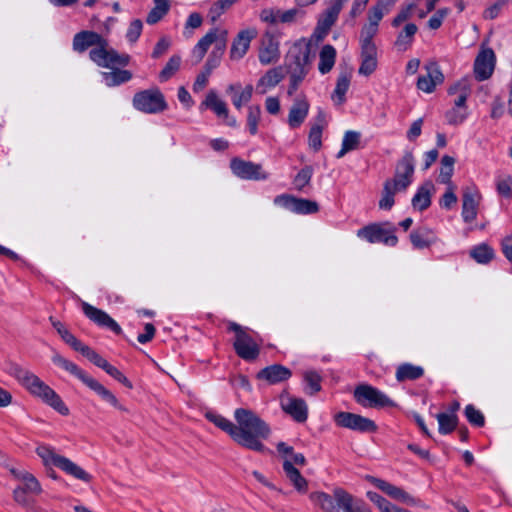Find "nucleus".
Instances as JSON below:
<instances>
[{"mask_svg":"<svg viewBox=\"0 0 512 512\" xmlns=\"http://www.w3.org/2000/svg\"><path fill=\"white\" fill-rule=\"evenodd\" d=\"M441 434L451 433L457 426L458 417L454 413H439L436 416Z\"/></svg>","mask_w":512,"mask_h":512,"instance_id":"3c124183","label":"nucleus"},{"mask_svg":"<svg viewBox=\"0 0 512 512\" xmlns=\"http://www.w3.org/2000/svg\"><path fill=\"white\" fill-rule=\"evenodd\" d=\"M369 481L378 489H380L382 492L390 496L391 498L401 501L406 504L413 505L416 503L415 499L408 494L406 491H404L402 488L397 487L385 480L376 478V477H370Z\"/></svg>","mask_w":512,"mask_h":512,"instance_id":"393cba45","label":"nucleus"},{"mask_svg":"<svg viewBox=\"0 0 512 512\" xmlns=\"http://www.w3.org/2000/svg\"><path fill=\"white\" fill-rule=\"evenodd\" d=\"M325 123V114L322 111H319L317 115V123L312 125L308 135L309 146L314 151H318L322 146V132Z\"/></svg>","mask_w":512,"mask_h":512,"instance_id":"58836bf2","label":"nucleus"},{"mask_svg":"<svg viewBox=\"0 0 512 512\" xmlns=\"http://www.w3.org/2000/svg\"><path fill=\"white\" fill-rule=\"evenodd\" d=\"M104 43V37L91 30H82L73 37L72 48L77 53H83L88 48Z\"/></svg>","mask_w":512,"mask_h":512,"instance_id":"b1692460","label":"nucleus"},{"mask_svg":"<svg viewBox=\"0 0 512 512\" xmlns=\"http://www.w3.org/2000/svg\"><path fill=\"white\" fill-rule=\"evenodd\" d=\"M349 0H330L329 6L320 15L313 36L316 40H323L335 24L343 6Z\"/></svg>","mask_w":512,"mask_h":512,"instance_id":"ddd939ff","label":"nucleus"},{"mask_svg":"<svg viewBox=\"0 0 512 512\" xmlns=\"http://www.w3.org/2000/svg\"><path fill=\"white\" fill-rule=\"evenodd\" d=\"M418 28L413 23L405 25L403 30L398 34L395 41V46L399 51H406L412 44L413 37L416 34Z\"/></svg>","mask_w":512,"mask_h":512,"instance_id":"37998d69","label":"nucleus"},{"mask_svg":"<svg viewBox=\"0 0 512 512\" xmlns=\"http://www.w3.org/2000/svg\"><path fill=\"white\" fill-rule=\"evenodd\" d=\"M398 0H377L368 11V23L379 26L382 18L388 14Z\"/></svg>","mask_w":512,"mask_h":512,"instance_id":"f704fd0d","label":"nucleus"},{"mask_svg":"<svg viewBox=\"0 0 512 512\" xmlns=\"http://www.w3.org/2000/svg\"><path fill=\"white\" fill-rule=\"evenodd\" d=\"M103 80L108 87L119 86L132 79V73L128 70L116 69L102 73Z\"/></svg>","mask_w":512,"mask_h":512,"instance_id":"c03bdc74","label":"nucleus"},{"mask_svg":"<svg viewBox=\"0 0 512 512\" xmlns=\"http://www.w3.org/2000/svg\"><path fill=\"white\" fill-rule=\"evenodd\" d=\"M132 105L136 110L146 114H158L168 107L164 94L157 87L135 93Z\"/></svg>","mask_w":512,"mask_h":512,"instance_id":"9d476101","label":"nucleus"},{"mask_svg":"<svg viewBox=\"0 0 512 512\" xmlns=\"http://www.w3.org/2000/svg\"><path fill=\"white\" fill-rule=\"evenodd\" d=\"M309 498L323 512H372L362 499H355L340 487L334 488L332 495L325 492H313Z\"/></svg>","mask_w":512,"mask_h":512,"instance_id":"39448f33","label":"nucleus"},{"mask_svg":"<svg viewBox=\"0 0 512 512\" xmlns=\"http://www.w3.org/2000/svg\"><path fill=\"white\" fill-rule=\"evenodd\" d=\"M280 56V41L278 37L274 33L266 31L260 39L259 62L264 66L275 64L279 61Z\"/></svg>","mask_w":512,"mask_h":512,"instance_id":"f3484780","label":"nucleus"},{"mask_svg":"<svg viewBox=\"0 0 512 512\" xmlns=\"http://www.w3.org/2000/svg\"><path fill=\"white\" fill-rule=\"evenodd\" d=\"M305 382V392L309 395H315L321 390L322 376L315 370H308L303 373Z\"/></svg>","mask_w":512,"mask_h":512,"instance_id":"49530a36","label":"nucleus"},{"mask_svg":"<svg viewBox=\"0 0 512 512\" xmlns=\"http://www.w3.org/2000/svg\"><path fill=\"white\" fill-rule=\"evenodd\" d=\"M52 362L77 377L83 384L98 394L102 400L109 403L111 406L122 412H128V409L122 405L117 397L106 387H104L96 379L88 375L84 370L79 368L75 363L64 358L59 353H54Z\"/></svg>","mask_w":512,"mask_h":512,"instance_id":"423d86ee","label":"nucleus"},{"mask_svg":"<svg viewBox=\"0 0 512 512\" xmlns=\"http://www.w3.org/2000/svg\"><path fill=\"white\" fill-rule=\"evenodd\" d=\"M310 47L303 39L296 41L288 52L291 63L289 69L308 70Z\"/></svg>","mask_w":512,"mask_h":512,"instance_id":"412c9836","label":"nucleus"},{"mask_svg":"<svg viewBox=\"0 0 512 512\" xmlns=\"http://www.w3.org/2000/svg\"><path fill=\"white\" fill-rule=\"evenodd\" d=\"M314 169L310 165L303 167L294 177L293 185L297 191H303L307 187L312 179Z\"/></svg>","mask_w":512,"mask_h":512,"instance_id":"603ef678","label":"nucleus"},{"mask_svg":"<svg viewBox=\"0 0 512 512\" xmlns=\"http://www.w3.org/2000/svg\"><path fill=\"white\" fill-rule=\"evenodd\" d=\"M291 376V370L281 364H273L267 366L257 373V378L259 380H265L271 385L284 382L288 380Z\"/></svg>","mask_w":512,"mask_h":512,"instance_id":"a878e982","label":"nucleus"},{"mask_svg":"<svg viewBox=\"0 0 512 512\" xmlns=\"http://www.w3.org/2000/svg\"><path fill=\"white\" fill-rule=\"evenodd\" d=\"M283 470L288 480L293 484V486L298 492L305 493L307 491V480L301 475L300 471L288 459H286L283 462Z\"/></svg>","mask_w":512,"mask_h":512,"instance_id":"72a5a7b5","label":"nucleus"},{"mask_svg":"<svg viewBox=\"0 0 512 512\" xmlns=\"http://www.w3.org/2000/svg\"><path fill=\"white\" fill-rule=\"evenodd\" d=\"M467 117V113L464 110L458 108H452L446 113V118L449 124L458 125L461 124Z\"/></svg>","mask_w":512,"mask_h":512,"instance_id":"338daca9","label":"nucleus"},{"mask_svg":"<svg viewBox=\"0 0 512 512\" xmlns=\"http://www.w3.org/2000/svg\"><path fill=\"white\" fill-rule=\"evenodd\" d=\"M229 8L223 2V0H218L210 7L208 16L212 22H216L220 16L225 13Z\"/></svg>","mask_w":512,"mask_h":512,"instance_id":"69168bd1","label":"nucleus"},{"mask_svg":"<svg viewBox=\"0 0 512 512\" xmlns=\"http://www.w3.org/2000/svg\"><path fill=\"white\" fill-rule=\"evenodd\" d=\"M201 107L211 109L218 117L228 118L227 104L221 100L214 90H210L205 100L201 103Z\"/></svg>","mask_w":512,"mask_h":512,"instance_id":"c9c22d12","label":"nucleus"},{"mask_svg":"<svg viewBox=\"0 0 512 512\" xmlns=\"http://www.w3.org/2000/svg\"><path fill=\"white\" fill-rule=\"evenodd\" d=\"M281 407L295 421L303 423L307 420L308 408L303 399L292 396L281 397Z\"/></svg>","mask_w":512,"mask_h":512,"instance_id":"4be33fe9","label":"nucleus"},{"mask_svg":"<svg viewBox=\"0 0 512 512\" xmlns=\"http://www.w3.org/2000/svg\"><path fill=\"white\" fill-rule=\"evenodd\" d=\"M205 417L215 426L225 431L233 439L234 423H232L229 419L212 411L206 412Z\"/></svg>","mask_w":512,"mask_h":512,"instance_id":"09e8293b","label":"nucleus"},{"mask_svg":"<svg viewBox=\"0 0 512 512\" xmlns=\"http://www.w3.org/2000/svg\"><path fill=\"white\" fill-rule=\"evenodd\" d=\"M397 228L390 222L371 223L357 230V237L368 243H382L394 247L398 243Z\"/></svg>","mask_w":512,"mask_h":512,"instance_id":"1a4fd4ad","label":"nucleus"},{"mask_svg":"<svg viewBox=\"0 0 512 512\" xmlns=\"http://www.w3.org/2000/svg\"><path fill=\"white\" fill-rule=\"evenodd\" d=\"M181 65V56L173 55L169 58L168 62L161 70L159 74V80L161 82H166L169 80L180 68Z\"/></svg>","mask_w":512,"mask_h":512,"instance_id":"6e6d98bb","label":"nucleus"},{"mask_svg":"<svg viewBox=\"0 0 512 512\" xmlns=\"http://www.w3.org/2000/svg\"><path fill=\"white\" fill-rule=\"evenodd\" d=\"M495 65V52L485 43H482L473 65V72L476 80L484 81L489 79L494 72Z\"/></svg>","mask_w":512,"mask_h":512,"instance_id":"dca6fc26","label":"nucleus"},{"mask_svg":"<svg viewBox=\"0 0 512 512\" xmlns=\"http://www.w3.org/2000/svg\"><path fill=\"white\" fill-rule=\"evenodd\" d=\"M354 399L363 407L382 408L394 405L385 393L368 384H361L355 388Z\"/></svg>","mask_w":512,"mask_h":512,"instance_id":"f8f14e48","label":"nucleus"},{"mask_svg":"<svg viewBox=\"0 0 512 512\" xmlns=\"http://www.w3.org/2000/svg\"><path fill=\"white\" fill-rule=\"evenodd\" d=\"M449 9L442 8L439 9L428 21L429 28L436 30L438 29L443 22V19L448 15Z\"/></svg>","mask_w":512,"mask_h":512,"instance_id":"774afa93","label":"nucleus"},{"mask_svg":"<svg viewBox=\"0 0 512 512\" xmlns=\"http://www.w3.org/2000/svg\"><path fill=\"white\" fill-rule=\"evenodd\" d=\"M230 168L234 175L245 180H266L269 177L260 164L251 161L234 158L231 160Z\"/></svg>","mask_w":512,"mask_h":512,"instance_id":"6ab92c4d","label":"nucleus"},{"mask_svg":"<svg viewBox=\"0 0 512 512\" xmlns=\"http://www.w3.org/2000/svg\"><path fill=\"white\" fill-rule=\"evenodd\" d=\"M467 420L474 426L482 427L485 424L483 413L476 409L474 405L468 404L464 409Z\"/></svg>","mask_w":512,"mask_h":512,"instance_id":"13d9d810","label":"nucleus"},{"mask_svg":"<svg viewBox=\"0 0 512 512\" xmlns=\"http://www.w3.org/2000/svg\"><path fill=\"white\" fill-rule=\"evenodd\" d=\"M361 140V133L354 130H348L344 133L342 146L336 157H344L348 152L358 149Z\"/></svg>","mask_w":512,"mask_h":512,"instance_id":"ea45409f","label":"nucleus"},{"mask_svg":"<svg viewBox=\"0 0 512 512\" xmlns=\"http://www.w3.org/2000/svg\"><path fill=\"white\" fill-rule=\"evenodd\" d=\"M240 89V83L230 84L226 89L228 94H233L232 103L238 110H240L244 104L251 100L254 90L251 84L246 85L241 92H238Z\"/></svg>","mask_w":512,"mask_h":512,"instance_id":"7c9ffc66","label":"nucleus"},{"mask_svg":"<svg viewBox=\"0 0 512 512\" xmlns=\"http://www.w3.org/2000/svg\"><path fill=\"white\" fill-rule=\"evenodd\" d=\"M455 159L452 156L444 155L441 159L438 182L446 185L452 184L451 177L454 172Z\"/></svg>","mask_w":512,"mask_h":512,"instance_id":"de8ad7c7","label":"nucleus"},{"mask_svg":"<svg viewBox=\"0 0 512 512\" xmlns=\"http://www.w3.org/2000/svg\"><path fill=\"white\" fill-rule=\"evenodd\" d=\"M37 455L42 459L45 466H55L66 474L81 480L90 482L91 475L69 458L55 452L54 448L48 445H40L36 448Z\"/></svg>","mask_w":512,"mask_h":512,"instance_id":"0eeeda50","label":"nucleus"},{"mask_svg":"<svg viewBox=\"0 0 512 512\" xmlns=\"http://www.w3.org/2000/svg\"><path fill=\"white\" fill-rule=\"evenodd\" d=\"M50 321L66 344L71 346L74 350H76V347L80 346L82 342L78 340L60 321L55 320L52 317H50Z\"/></svg>","mask_w":512,"mask_h":512,"instance_id":"8fccbe9b","label":"nucleus"},{"mask_svg":"<svg viewBox=\"0 0 512 512\" xmlns=\"http://www.w3.org/2000/svg\"><path fill=\"white\" fill-rule=\"evenodd\" d=\"M258 35V31L254 27H249L243 30H240L236 37L233 39L231 48H230V58L231 60H240L242 59L248 52L250 48V44L253 39H255Z\"/></svg>","mask_w":512,"mask_h":512,"instance_id":"aec40b11","label":"nucleus"},{"mask_svg":"<svg viewBox=\"0 0 512 512\" xmlns=\"http://www.w3.org/2000/svg\"><path fill=\"white\" fill-rule=\"evenodd\" d=\"M508 0H499L493 5L486 8L483 12V17L487 20H493L497 18L502 8L507 4Z\"/></svg>","mask_w":512,"mask_h":512,"instance_id":"0e129e2a","label":"nucleus"},{"mask_svg":"<svg viewBox=\"0 0 512 512\" xmlns=\"http://www.w3.org/2000/svg\"><path fill=\"white\" fill-rule=\"evenodd\" d=\"M11 473L16 479L24 483V486H20V488H24L26 492L36 495L42 492L39 481L31 473L19 469H11Z\"/></svg>","mask_w":512,"mask_h":512,"instance_id":"4c0bfd02","label":"nucleus"},{"mask_svg":"<svg viewBox=\"0 0 512 512\" xmlns=\"http://www.w3.org/2000/svg\"><path fill=\"white\" fill-rule=\"evenodd\" d=\"M336 55V49L330 44H326L321 48L318 64V69L321 74H327L332 70L336 61Z\"/></svg>","mask_w":512,"mask_h":512,"instance_id":"e433bc0d","label":"nucleus"},{"mask_svg":"<svg viewBox=\"0 0 512 512\" xmlns=\"http://www.w3.org/2000/svg\"><path fill=\"white\" fill-rule=\"evenodd\" d=\"M284 70L281 66L269 69L257 82V93L264 95L275 88L284 79Z\"/></svg>","mask_w":512,"mask_h":512,"instance_id":"bb28decb","label":"nucleus"},{"mask_svg":"<svg viewBox=\"0 0 512 512\" xmlns=\"http://www.w3.org/2000/svg\"><path fill=\"white\" fill-rule=\"evenodd\" d=\"M142 29H143L142 21L139 19L133 20L129 24V27L126 32L127 40L131 43H135L139 39V37L142 33Z\"/></svg>","mask_w":512,"mask_h":512,"instance_id":"680f3d73","label":"nucleus"},{"mask_svg":"<svg viewBox=\"0 0 512 512\" xmlns=\"http://www.w3.org/2000/svg\"><path fill=\"white\" fill-rule=\"evenodd\" d=\"M469 255L479 264H488L495 256V252L491 246L481 243L470 249Z\"/></svg>","mask_w":512,"mask_h":512,"instance_id":"79ce46f5","label":"nucleus"},{"mask_svg":"<svg viewBox=\"0 0 512 512\" xmlns=\"http://www.w3.org/2000/svg\"><path fill=\"white\" fill-rule=\"evenodd\" d=\"M447 190L440 199V206L445 209H450L457 203V196L454 192L455 186L453 184L447 185Z\"/></svg>","mask_w":512,"mask_h":512,"instance_id":"e2e57ef3","label":"nucleus"},{"mask_svg":"<svg viewBox=\"0 0 512 512\" xmlns=\"http://www.w3.org/2000/svg\"><path fill=\"white\" fill-rule=\"evenodd\" d=\"M261 118V108L259 105H251L248 107L247 126L251 135L258 132V124Z\"/></svg>","mask_w":512,"mask_h":512,"instance_id":"4d7b16f0","label":"nucleus"},{"mask_svg":"<svg viewBox=\"0 0 512 512\" xmlns=\"http://www.w3.org/2000/svg\"><path fill=\"white\" fill-rule=\"evenodd\" d=\"M4 371L14 377L31 395L40 398L61 415L69 414V409L61 397L34 373L11 361L5 362Z\"/></svg>","mask_w":512,"mask_h":512,"instance_id":"f03ea898","label":"nucleus"},{"mask_svg":"<svg viewBox=\"0 0 512 512\" xmlns=\"http://www.w3.org/2000/svg\"><path fill=\"white\" fill-rule=\"evenodd\" d=\"M481 195L476 189H467L462 197V219L465 223H471L477 218L478 206Z\"/></svg>","mask_w":512,"mask_h":512,"instance_id":"5701e85b","label":"nucleus"},{"mask_svg":"<svg viewBox=\"0 0 512 512\" xmlns=\"http://www.w3.org/2000/svg\"><path fill=\"white\" fill-rule=\"evenodd\" d=\"M378 32V25L368 23L363 26L360 34L361 48H377L373 42L374 36Z\"/></svg>","mask_w":512,"mask_h":512,"instance_id":"864d4df0","label":"nucleus"},{"mask_svg":"<svg viewBox=\"0 0 512 512\" xmlns=\"http://www.w3.org/2000/svg\"><path fill=\"white\" fill-rule=\"evenodd\" d=\"M424 375V368L412 363H402L396 368L395 377L398 382L414 381Z\"/></svg>","mask_w":512,"mask_h":512,"instance_id":"473e14b6","label":"nucleus"},{"mask_svg":"<svg viewBox=\"0 0 512 512\" xmlns=\"http://www.w3.org/2000/svg\"><path fill=\"white\" fill-rule=\"evenodd\" d=\"M415 172V158L412 152H405L397 162L392 178L385 180L379 200V208L390 210L394 204L396 193L406 192L413 182Z\"/></svg>","mask_w":512,"mask_h":512,"instance_id":"7ed1b4c3","label":"nucleus"},{"mask_svg":"<svg viewBox=\"0 0 512 512\" xmlns=\"http://www.w3.org/2000/svg\"><path fill=\"white\" fill-rule=\"evenodd\" d=\"M308 73V70L301 69H290V84L288 87V95H293L298 89L300 83L304 80Z\"/></svg>","mask_w":512,"mask_h":512,"instance_id":"bf43d9fd","label":"nucleus"},{"mask_svg":"<svg viewBox=\"0 0 512 512\" xmlns=\"http://www.w3.org/2000/svg\"><path fill=\"white\" fill-rule=\"evenodd\" d=\"M497 192L505 197L511 198L512 196V177L510 175L498 178L496 181Z\"/></svg>","mask_w":512,"mask_h":512,"instance_id":"052dcab7","label":"nucleus"},{"mask_svg":"<svg viewBox=\"0 0 512 512\" xmlns=\"http://www.w3.org/2000/svg\"><path fill=\"white\" fill-rule=\"evenodd\" d=\"M309 108V102L305 97L295 99L288 114L289 126L293 129L300 127L309 113Z\"/></svg>","mask_w":512,"mask_h":512,"instance_id":"cd10ccee","label":"nucleus"},{"mask_svg":"<svg viewBox=\"0 0 512 512\" xmlns=\"http://www.w3.org/2000/svg\"><path fill=\"white\" fill-rule=\"evenodd\" d=\"M154 7L150 10L147 15L146 22L150 25L159 22L170 9L169 0H153Z\"/></svg>","mask_w":512,"mask_h":512,"instance_id":"a18cd8bd","label":"nucleus"},{"mask_svg":"<svg viewBox=\"0 0 512 512\" xmlns=\"http://www.w3.org/2000/svg\"><path fill=\"white\" fill-rule=\"evenodd\" d=\"M334 422L339 427L361 433H373L377 431V425L373 420L350 412L336 413L334 415Z\"/></svg>","mask_w":512,"mask_h":512,"instance_id":"2eb2a0df","label":"nucleus"},{"mask_svg":"<svg viewBox=\"0 0 512 512\" xmlns=\"http://www.w3.org/2000/svg\"><path fill=\"white\" fill-rule=\"evenodd\" d=\"M350 80V73L343 72L338 76L336 86L332 94V100L335 104L342 105L346 101L345 95L349 89Z\"/></svg>","mask_w":512,"mask_h":512,"instance_id":"a19ab883","label":"nucleus"},{"mask_svg":"<svg viewBox=\"0 0 512 512\" xmlns=\"http://www.w3.org/2000/svg\"><path fill=\"white\" fill-rule=\"evenodd\" d=\"M81 308L84 315L97 326L106 328L117 335L122 333L120 325L104 310L96 308L85 301L81 302Z\"/></svg>","mask_w":512,"mask_h":512,"instance_id":"a211bd4d","label":"nucleus"},{"mask_svg":"<svg viewBox=\"0 0 512 512\" xmlns=\"http://www.w3.org/2000/svg\"><path fill=\"white\" fill-rule=\"evenodd\" d=\"M228 31L224 28L215 27L210 29L194 46L192 58L195 64L202 61L209 47L213 44L211 51L203 70L212 73L220 65V61L227 47Z\"/></svg>","mask_w":512,"mask_h":512,"instance_id":"20e7f679","label":"nucleus"},{"mask_svg":"<svg viewBox=\"0 0 512 512\" xmlns=\"http://www.w3.org/2000/svg\"><path fill=\"white\" fill-rule=\"evenodd\" d=\"M77 352L81 353L85 356L90 362H92L97 367L104 369L106 364L108 363L101 355H99L95 350L90 348L88 345L81 343L79 347H76Z\"/></svg>","mask_w":512,"mask_h":512,"instance_id":"5fc2aeb1","label":"nucleus"},{"mask_svg":"<svg viewBox=\"0 0 512 512\" xmlns=\"http://www.w3.org/2000/svg\"><path fill=\"white\" fill-rule=\"evenodd\" d=\"M237 425L234 424L233 440L250 450L262 452L265 447L261 439L270 434L269 426L252 410L238 408L234 412Z\"/></svg>","mask_w":512,"mask_h":512,"instance_id":"f257e3e1","label":"nucleus"},{"mask_svg":"<svg viewBox=\"0 0 512 512\" xmlns=\"http://www.w3.org/2000/svg\"><path fill=\"white\" fill-rule=\"evenodd\" d=\"M89 58L99 67L114 68L115 66H126L130 57L127 54H119L109 46L108 40L104 37V43L96 45L89 52Z\"/></svg>","mask_w":512,"mask_h":512,"instance_id":"9b49d317","label":"nucleus"},{"mask_svg":"<svg viewBox=\"0 0 512 512\" xmlns=\"http://www.w3.org/2000/svg\"><path fill=\"white\" fill-rule=\"evenodd\" d=\"M228 330L235 333L233 348L235 353L245 361H254L260 354V345L249 334L248 328L242 327L238 323L230 322Z\"/></svg>","mask_w":512,"mask_h":512,"instance_id":"6e6552de","label":"nucleus"},{"mask_svg":"<svg viewBox=\"0 0 512 512\" xmlns=\"http://www.w3.org/2000/svg\"><path fill=\"white\" fill-rule=\"evenodd\" d=\"M361 64L358 73L363 76H370L377 68V48H361Z\"/></svg>","mask_w":512,"mask_h":512,"instance_id":"2f4dec72","label":"nucleus"},{"mask_svg":"<svg viewBox=\"0 0 512 512\" xmlns=\"http://www.w3.org/2000/svg\"><path fill=\"white\" fill-rule=\"evenodd\" d=\"M276 206L282 207L292 213L300 215L315 214L319 211V205L317 202L298 198L290 194H281L273 200Z\"/></svg>","mask_w":512,"mask_h":512,"instance_id":"4468645a","label":"nucleus"},{"mask_svg":"<svg viewBox=\"0 0 512 512\" xmlns=\"http://www.w3.org/2000/svg\"><path fill=\"white\" fill-rule=\"evenodd\" d=\"M434 191V185L431 181H426L418 187L411 204L415 210L424 211L431 205V195Z\"/></svg>","mask_w":512,"mask_h":512,"instance_id":"c756f323","label":"nucleus"},{"mask_svg":"<svg viewBox=\"0 0 512 512\" xmlns=\"http://www.w3.org/2000/svg\"><path fill=\"white\" fill-rule=\"evenodd\" d=\"M409 238L415 249L428 248L438 240L434 231L429 227H420L413 230Z\"/></svg>","mask_w":512,"mask_h":512,"instance_id":"c85d7f7f","label":"nucleus"}]
</instances>
